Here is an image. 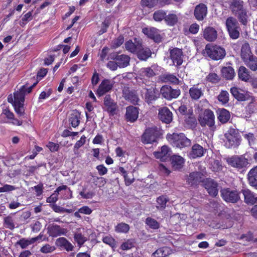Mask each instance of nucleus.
<instances>
[{
	"label": "nucleus",
	"instance_id": "obj_28",
	"mask_svg": "<svg viewBox=\"0 0 257 257\" xmlns=\"http://www.w3.org/2000/svg\"><path fill=\"white\" fill-rule=\"evenodd\" d=\"M43 235L40 233L38 236L35 237H33L30 239L23 238L17 242V244H19L22 248L27 247L29 245L34 243L37 241L41 239Z\"/></svg>",
	"mask_w": 257,
	"mask_h": 257
},
{
	"label": "nucleus",
	"instance_id": "obj_23",
	"mask_svg": "<svg viewBox=\"0 0 257 257\" xmlns=\"http://www.w3.org/2000/svg\"><path fill=\"white\" fill-rule=\"evenodd\" d=\"M143 32L148 35L149 37L154 40L156 42L161 41L162 38L159 33V30L155 28H151L150 29L146 28L143 30Z\"/></svg>",
	"mask_w": 257,
	"mask_h": 257
},
{
	"label": "nucleus",
	"instance_id": "obj_10",
	"mask_svg": "<svg viewBox=\"0 0 257 257\" xmlns=\"http://www.w3.org/2000/svg\"><path fill=\"white\" fill-rule=\"evenodd\" d=\"M160 92L163 97L167 100L177 98L180 94L179 89H173L170 86L164 85L162 87Z\"/></svg>",
	"mask_w": 257,
	"mask_h": 257
},
{
	"label": "nucleus",
	"instance_id": "obj_9",
	"mask_svg": "<svg viewBox=\"0 0 257 257\" xmlns=\"http://www.w3.org/2000/svg\"><path fill=\"white\" fill-rule=\"evenodd\" d=\"M228 165L240 169L245 167L248 164V160L243 155L233 156L226 159Z\"/></svg>",
	"mask_w": 257,
	"mask_h": 257
},
{
	"label": "nucleus",
	"instance_id": "obj_61",
	"mask_svg": "<svg viewBox=\"0 0 257 257\" xmlns=\"http://www.w3.org/2000/svg\"><path fill=\"white\" fill-rule=\"evenodd\" d=\"M52 208L55 212L57 213H71L72 211V210L65 209L64 208L58 206L56 204H53L52 206Z\"/></svg>",
	"mask_w": 257,
	"mask_h": 257
},
{
	"label": "nucleus",
	"instance_id": "obj_2",
	"mask_svg": "<svg viewBox=\"0 0 257 257\" xmlns=\"http://www.w3.org/2000/svg\"><path fill=\"white\" fill-rule=\"evenodd\" d=\"M242 0H232L229 8L232 13L237 16L240 22L245 25L247 23L248 16L246 9L243 7Z\"/></svg>",
	"mask_w": 257,
	"mask_h": 257
},
{
	"label": "nucleus",
	"instance_id": "obj_32",
	"mask_svg": "<svg viewBox=\"0 0 257 257\" xmlns=\"http://www.w3.org/2000/svg\"><path fill=\"white\" fill-rule=\"evenodd\" d=\"M123 95L125 99L130 100L132 103H137L139 98L135 91H129L128 88L123 89Z\"/></svg>",
	"mask_w": 257,
	"mask_h": 257
},
{
	"label": "nucleus",
	"instance_id": "obj_40",
	"mask_svg": "<svg viewBox=\"0 0 257 257\" xmlns=\"http://www.w3.org/2000/svg\"><path fill=\"white\" fill-rule=\"evenodd\" d=\"M172 252V250L170 247L165 246L161 247L156 250L152 254V256L154 257H165Z\"/></svg>",
	"mask_w": 257,
	"mask_h": 257
},
{
	"label": "nucleus",
	"instance_id": "obj_7",
	"mask_svg": "<svg viewBox=\"0 0 257 257\" xmlns=\"http://www.w3.org/2000/svg\"><path fill=\"white\" fill-rule=\"evenodd\" d=\"M160 131L156 126L147 128L142 136V141L144 144H151L156 142L160 135Z\"/></svg>",
	"mask_w": 257,
	"mask_h": 257
},
{
	"label": "nucleus",
	"instance_id": "obj_60",
	"mask_svg": "<svg viewBox=\"0 0 257 257\" xmlns=\"http://www.w3.org/2000/svg\"><path fill=\"white\" fill-rule=\"evenodd\" d=\"M247 111L250 113L255 112L257 110V104L255 103V98L251 97V101L247 106Z\"/></svg>",
	"mask_w": 257,
	"mask_h": 257
},
{
	"label": "nucleus",
	"instance_id": "obj_57",
	"mask_svg": "<svg viewBox=\"0 0 257 257\" xmlns=\"http://www.w3.org/2000/svg\"><path fill=\"white\" fill-rule=\"evenodd\" d=\"M33 19L32 13L31 12H29L25 14L22 17L21 20L20 21V25L22 26H24L28 22L32 20Z\"/></svg>",
	"mask_w": 257,
	"mask_h": 257
},
{
	"label": "nucleus",
	"instance_id": "obj_3",
	"mask_svg": "<svg viewBox=\"0 0 257 257\" xmlns=\"http://www.w3.org/2000/svg\"><path fill=\"white\" fill-rule=\"evenodd\" d=\"M38 82H35L29 87H26L25 85H23L19 89V91H17V114H20L23 118H26V117L24 116L25 110L23 107L25 95L32 92L33 88L35 87Z\"/></svg>",
	"mask_w": 257,
	"mask_h": 257
},
{
	"label": "nucleus",
	"instance_id": "obj_48",
	"mask_svg": "<svg viewBox=\"0 0 257 257\" xmlns=\"http://www.w3.org/2000/svg\"><path fill=\"white\" fill-rule=\"evenodd\" d=\"M140 43L135 40V43H133L132 40L127 41L125 44V48L127 50L132 53H136L138 46L140 45Z\"/></svg>",
	"mask_w": 257,
	"mask_h": 257
},
{
	"label": "nucleus",
	"instance_id": "obj_62",
	"mask_svg": "<svg viewBox=\"0 0 257 257\" xmlns=\"http://www.w3.org/2000/svg\"><path fill=\"white\" fill-rule=\"evenodd\" d=\"M102 241L104 243L109 245L112 247H115L116 246L115 240L111 236H105L103 238Z\"/></svg>",
	"mask_w": 257,
	"mask_h": 257
},
{
	"label": "nucleus",
	"instance_id": "obj_11",
	"mask_svg": "<svg viewBox=\"0 0 257 257\" xmlns=\"http://www.w3.org/2000/svg\"><path fill=\"white\" fill-rule=\"evenodd\" d=\"M170 58L173 64L180 66L183 62V53L181 49L174 48L170 50Z\"/></svg>",
	"mask_w": 257,
	"mask_h": 257
},
{
	"label": "nucleus",
	"instance_id": "obj_39",
	"mask_svg": "<svg viewBox=\"0 0 257 257\" xmlns=\"http://www.w3.org/2000/svg\"><path fill=\"white\" fill-rule=\"evenodd\" d=\"M16 217L15 214H11L4 218V226L7 228L13 230L15 227Z\"/></svg>",
	"mask_w": 257,
	"mask_h": 257
},
{
	"label": "nucleus",
	"instance_id": "obj_25",
	"mask_svg": "<svg viewBox=\"0 0 257 257\" xmlns=\"http://www.w3.org/2000/svg\"><path fill=\"white\" fill-rule=\"evenodd\" d=\"M247 180L248 184L257 190V166L248 172Z\"/></svg>",
	"mask_w": 257,
	"mask_h": 257
},
{
	"label": "nucleus",
	"instance_id": "obj_17",
	"mask_svg": "<svg viewBox=\"0 0 257 257\" xmlns=\"http://www.w3.org/2000/svg\"><path fill=\"white\" fill-rule=\"evenodd\" d=\"M205 188L207 190L210 195L216 196L218 194V184L213 180L207 179L204 184Z\"/></svg>",
	"mask_w": 257,
	"mask_h": 257
},
{
	"label": "nucleus",
	"instance_id": "obj_36",
	"mask_svg": "<svg viewBox=\"0 0 257 257\" xmlns=\"http://www.w3.org/2000/svg\"><path fill=\"white\" fill-rule=\"evenodd\" d=\"M56 243L58 246L64 248L67 251H72L74 247L72 244L64 237L57 239Z\"/></svg>",
	"mask_w": 257,
	"mask_h": 257
},
{
	"label": "nucleus",
	"instance_id": "obj_15",
	"mask_svg": "<svg viewBox=\"0 0 257 257\" xmlns=\"http://www.w3.org/2000/svg\"><path fill=\"white\" fill-rule=\"evenodd\" d=\"M207 7L204 4L197 5L194 9V15L198 21H203L207 14Z\"/></svg>",
	"mask_w": 257,
	"mask_h": 257
},
{
	"label": "nucleus",
	"instance_id": "obj_37",
	"mask_svg": "<svg viewBox=\"0 0 257 257\" xmlns=\"http://www.w3.org/2000/svg\"><path fill=\"white\" fill-rule=\"evenodd\" d=\"M115 59L120 68H124L130 64V58L125 55H117Z\"/></svg>",
	"mask_w": 257,
	"mask_h": 257
},
{
	"label": "nucleus",
	"instance_id": "obj_63",
	"mask_svg": "<svg viewBox=\"0 0 257 257\" xmlns=\"http://www.w3.org/2000/svg\"><path fill=\"white\" fill-rule=\"evenodd\" d=\"M3 114H4L6 117L8 119V122L14 123L13 120H14V114L13 112H11L9 109H6L3 110Z\"/></svg>",
	"mask_w": 257,
	"mask_h": 257
},
{
	"label": "nucleus",
	"instance_id": "obj_31",
	"mask_svg": "<svg viewBox=\"0 0 257 257\" xmlns=\"http://www.w3.org/2000/svg\"><path fill=\"white\" fill-rule=\"evenodd\" d=\"M240 55L243 61L251 57V56H254L251 51L248 43H245L242 45Z\"/></svg>",
	"mask_w": 257,
	"mask_h": 257
},
{
	"label": "nucleus",
	"instance_id": "obj_41",
	"mask_svg": "<svg viewBox=\"0 0 257 257\" xmlns=\"http://www.w3.org/2000/svg\"><path fill=\"white\" fill-rule=\"evenodd\" d=\"M245 65L251 70L255 71L257 70V57L255 56H251L247 60L243 61Z\"/></svg>",
	"mask_w": 257,
	"mask_h": 257
},
{
	"label": "nucleus",
	"instance_id": "obj_13",
	"mask_svg": "<svg viewBox=\"0 0 257 257\" xmlns=\"http://www.w3.org/2000/svg\"><path fill=\"white\" fill-rule=\"evenodd\" d=\"M185 180L188 185L192 186L203 181L202 173L198 172H193L185 177Z\"/></svg>",
	"mask_w": 257,
	"mask_h": 257
},
{
	"label": "nucleus",
	"instance_id": "obj_46",
	"mask_svg": "<svg viewBox=\"0 0 257 257\" xmlns=\"http://www.w3.org/2000/svg\"><path fill=\"white\" fill-rule=\"evenodd\" d=\"M189 94L192 99L197 100L203 95V92L201 88L194 86L190 88Z\"/></svg>",
	"mask_w": 257,
	"mask_h": 257
},
{
	"label": "nucleus",
	"instance_id": "obj_20",
	"mask_svg": "<svg viewBox=\"0 0 257 257\" xmlns=\"http://www.w3.org/2000/svg\"><path fill=\"white\" fill-rule=\"evenodd\" d=\"M244 202L247 204L253 205L257 203V195L248 189L242 190Z\"/></svg>",
	"mask_w": 257,
	"mask_h": 257
},
{
	"label": "nucleus",
	"instance_id": "obj_42",
	"mask_svg": "<svg viewBox=\"0 0 257 257\" xmlns=\"http://www.w3.org/2000/svg\"><path fill=\"white\" fill-rule=\"evenodd\" d=\"M157 96L155 94V91L153 87L146 89V94L145 96V100L148 103H152L153 101L155 100Z\"/></svg>",
	"mask_w": 257,
	"mask_h": 257
},
{
	"label": "nucleus",
	"instance_id": "obj_14",
	"mask_svg": "<svg viewBox=\"0 0 257 257\" xmlns=\"http://www.w3.org/2000/svg\"><path fill=\"white\" fill-rule=\"evenodd\" d=\"M48 233L52 237H57L61 235H65L67 232V230L65 228L61 227L59 225L56 224H50L47 228Z\"/></svg>",
	"mask_w": 257,
	"mask_h": 257
},
{
	"label": "nucleus",
	"instance_id": "obj_27",
	"mask_svg": "<svg viewBox=\"0 0 257 257\" xmlns=\"http://www.w3.org/2000/svg\"><path fill=\"white\" fill-rule=\"evenodd\" d=\"M204 151V149L201 146L196 144L192 146L189 156L193 159L201 157L203 155Z\"/></svg>",
	"mask_w": 257,
	"mask_h": 257
},
{
	"label": "nucleus",
	"instance_id": "obj_50",
	"mask_svg": "<svg viewBox=\"0 0 257 257\" xmlns=\"http://www.w3.org/2000/svg\"><path fill=\"white\" fill-rule=\"evenodd\" d=\"M129 230V225L123 222L119 223L115 226V231L118 233H126Z\"/></svg>",
	"mask_w": 257,
	"mask_h": 257
},
{
	"label": "nucleus",
	"instance_id": "obj_33",
	"mask_svg": "<svg viewBox=\"0 0 257 257\" xmlns=\"http://www.w3.org/2000/svg\"><path fill=\"white\" fill-rule=\"evenodd\" d=\"M243 91L236 87H233L230 88V93L233 97L239 101H243L247 99V96L243 93Z\"/></svg>",
	"mask_w": 257,
	"mask_h": 257
},
{
	"label": "nucleus",
	"instance_id": "obj_38",
	"mask_svg": "<svg viewBox=\"0 0 257 257\" xmlns=\"http://www.w3.org/2000/svg\"><path fill=\"white\" fill-rule=\"evenodd\" d=\"M67 189L66 185H62L58 187L55 192L48 198H47L46 201L48 203H55L58 199V195L59 192L62 190H65Z\"/></svg>",
	"mask_w": 257,
	"mask_h": 257
},
{
	"label": "nucleus",
	"instance_id": "obj_29",
	"mask_svg": "<svg viewBox=\"0 0 257 257\" xmlns=\"http://www.w3.org/2000/svg\"><path fill=\"white\" fill-rule=\"evenodd\" d=\"M139 75L141 79H146L152 78L156 75V73L151 67H145L139 71Z\"/></svg>",
	"mask_w": 257,
	"mask_h": 257
},
{
	"label": "nucleus",
	"instance_id": "obj_1",
	"mask_svg": "<svg viewBox=\"0 0 257 257\" xmlns=\"http://www.w3.org/2000/svg\"><path fill=\"white\" fill-rule=\"evenodd\" d=\"M224 146L228 149H236L242 141L241 136L237 130L230 128L224 135Z\"/></svg>",
	"mask_w": 257,
	"mask_h": 257
},
{
	"label": "nucleus",
	"instance_id": "obj_30",
	"mask_svg": "<svg viewBox=\"0 0 257 257\" xmlns=\"http://www.w3.org/2000/svg\"><path fill=\"white\" fill-rule=\"evenodd\" d=\"M154 155L157 159H160L162 161L165 160L170 155V149L167 146H163L160 151L154 152Z\"/></svg>",
	"mask_w": 257,
	"mask_h": 257
},
{
	"label": "nucleus",
	"instance_id": "obj_49",
	"mask_svg": "<svg viewBox=\"0 0 257 257\" xmlns=\"http://www.w3.org/2000/svg\"><path fill=\"white\" fill-rule=\"evenodd\" d=\"M225 24L227 30L239 27L237 20L232 17H228L226 19Z\"/></svg>",
	"mask_w": 257,
	"mask_h": 257
},
{
	"label": "nucleus",
	"instance_id": "obj_64",
	"mask_svg": "<svg viewBox=\"0 0 257 257\" xmlns=\"http://www.w3.org/2000/svg\"><path fill=\"white\" fill-rule=\"evenodd\" d=\"M52 93V90L49 89L46 91H42L39 97V101H41L42 99H45L49 97Z\"/></svg>",
	"mask_w": 257,
	"mask_h": 257
},
{
	"label": "nucleus",
	"instance_id": "obj_35",
	"mask_svg": "<svg viewBox=\"0 0 257 257\" xmlns=\"http://www.w3.org/2000/svg\"><path fill=\"white\" fill-rule=\"evenodd\" d=\"M80 113L76 110H73L70 114L69 121L71 125L76 127L80 123Z\"/></svg>",
	"mask_w": 257,
	"mask_h": 257
},
{
	"label": "nucleus",
	"instance_id": "obj_21",
	"mask_svg": "<svg viewBox=\"0 0 257 257\" xmlns=\"http://www.w3.org/2000/svg\"><path fill=\"white\" fill-rule=\"evenodd\" d=\"M136 54L137 55L138 58L141 60H146L151 57L152 52L149 48L143 47L140 43V45L138 46V49Z\"/></svg>",
	"mask_w": 257,
	"mask_h": 257
},
{
	"label": "nucleus",
	"instance_id": "obj_56",
	"mask_svg": "<svg viewBox=\"0 0 257 257\" xmlns=\"http://www.w3.org/2000/svg\"><path fill=\"white\" fill-rule=\"evenodd\" d=\"M56 249V247L53 245L47 243L43 245L40 251L43 253H50L53 252Z\"/></svg>",
	"mask_w": 257,
	"mask_h": 257
},
{
	"label": "nucleus",
	"instance_id": "obj_5",
	"mask_svg": "<svg viewBox=\"0 0 257 257\" xmlns=\"http://www.w3.org/2000/svg\"><path fill=\"white\" fill-rule=\"evenodd\" d=\"M168 141L176 148H183L189 147L191 145V141L188 139L183 134L174 133L168 135L167 136Z\"/></svg>",
	"mask_w": 257,
	"mask_h": 257
},
{
	"label": "nucleus",
	"instance_id": "obj_52",
	"mask_svg": "<svg viewBox=\"0 0 257 257\" xmlns=\"http://www.w3.org/2000/svg\"><path fill=\"white\" fill-rule=\"evenodd\" d=\"M145 223L150 228L153 229H157L160 227L159 223L156 220L151 217L147 218Z\"/></svg>",
	"mask_w": 257,
	"mask_h": 257
},
{
	"label": "nucleus",
	"instance_id": "obj_12",
	"mask_svg": "<svg viewBox=\"0 0 257 257\" xmlns=\"http://www.w3.org/2000/svg\"><path fill=\"white\" fill-rule=\"evenodd\" d=\"M114 83V81L108 79L102 80L97 89V95L101 96L109 92L113 87Z\"/></svg>",
	"mask_w": 257,
	"mask_h": 257
},
{
	"label": "nucleus",
	"instance_id": "obj_16",
	"mask_svg": "<svg viewBox=\"0 0 257 257\" xmlns=\"http://www.w3.org/2000/svg\"><path fill=\"white\" fill-rule=\"evenodd\" d=\"M158 116L162 121L166 123H170L173 119L172 113L167 107L159 109Z\"/></svg>",
	"mask_w": 257,
	"mask_h": 257
},
{
	"label": "nucleus",
	"instance_id": "obj_26",
	"mask_svg": "<svg viewBox=\"0 0 257 257\" xmlns=\"http://www.w3.org/2000/svg\"><path fill=\"white\" fill-rule=\"evenodd\" d=\"M172 167L175 170L181 169L184 164L183 158L178 155H173L171 157Z\"/></svg>",
	"mask_w": 257,
	"mask_h": 257
},
{
	"label": "nucleus",
	"instance_id": "obj_51",
	"mask_svg": "<svg viewBox=\"0 0 257 257\" xmlns=\"http://www.w3.org/2000/svg\"><path fill=\"white\" fill-rule=\"evenodd\" d=\"M178 17L174 14H170L165 17V21L170 26L175 25L178 22Z\"/></svg>",
	"mask_w": 257,
	"mask_h": 257
},
{
	"label": "nucleus",
	"instance_id": "obj_8",
	"mask_svg": "<svg viewBox=\"0 0 257 257\" xmlns=\"http://www.w3.org/2000/svg\"><path fill=\"white\" fill-rule=\"evenodd\" d=\"M222 199L228 203H235L240 199L239 192L236 189L223 188L220 191Z\"/></svg>",
	"mask_w": 257,
	"mask_h": 257
},
{
	"label": "nucleus",
	"instance_id": "obj_55",
	"mask_svg": "<svg viewBox=\"0 0 257 257\" xmlns=\"http://www.w3.org/2000/svg\"><path fill=\"white\" fill-rule=\"evenodd\" d=\"M218 100L223 104H225L229 100V94L226 91H222L218 96Z\"/></svg>",
	"mask_w": 257,
	"mask_h": 257
},
{
	"label": "nucleus",
	"instance_id": "obj_44",
	"mask_svg": "<svg viewBox=\"0 0 257 257\" xmlns=\"http://www.w3.org/2000/svg\"><path fill=\"white\" fill-rule=\"evenodd\" d=\"M221 73L223 77L226 79H232L235 74L234 69L231 66L223 67L221 69Z\"/></svg>",
	"mask_w": 257,
	"mask_h": 257
},
{
	"label": "nucleus",
	"instance_id": "obj_45",
	"mask_svg": "<svg viewBox=\"0 0 257 257\" xmlns=\"http://www.w3.org/2000/svg\"><path fill=\"white\" fill-rule=\"evenodd\" d=\"M238 75L239 79L245 82L247 81L250 78L248 70L246 67L243 66L239 67Z\"/></svg>",
	"mask_w": 257,
	"mask_h": 257
},
{
	"label": "nucleus",
	"instance_id": "obj_19",
	"mask_svg": "<svg viewBox=\"0 0 257 257\" xmlns=\"http://www.w3.org/2000/svg\"><path fill=\"white\" fill-rule=\"evenodd\" d=\"M203 37L208 42H214L217 38V31L213 27H207L203 31Z\"/></svg>",
	"mask_w": 257,
	"mask_h": 257
},
{
	"label": "nucleus",
	"instance_id": "obj_54",
	"mask_svg": "<svg viewBox=\"0 0 257 257\" xmlns=\"http://www.w3.org/2000/svg\"><path fill=\"white\" fill-rule=\"evenodd\" d=\"M186 124L190 128H194L197 125V121L193 115H189L185 120Z\"/></svg>",
	"mask_w": 257,
	"mask_h": 257
},
{
	"label": "nucleus",
	"instance_id": "obj_6",
	"mask_svg": "<svg viewBox=\"0 0 257 257\" xmlns=\"http://www.w3.org/2000/svg\"><path fill=\"white\" fill-rule=\"evenodd\" d=\"M198 121L202 126H208L213 131L216 128L215 125L214 114L213 112L210 109H205L203 113L199 115Z\"/></svg>",
	"mask_w": 257,
	"mask_h": 257
},
{
	"label": "nucleus",
	"instance_id": "obj_53",
	"mask_svg": "<svg viewBox=\"0 0 257 257\" xmlns=\"http://www.w3.org/2000/svg\"><path fill=\"white\" fill-rule=\"evenodd\" d=\"M168 200V198L166 196L162 195L159 197L157 199V205H156V207L162 209L165 208Z\"/></svg>",
	"mask_w": 257,
	"mask_h": 257
},
{
	"label": "nucleus",
	"instance_id": "obj_18",
	"mask_svg": "<svg viewBox=\"0 0 257 257\" xmlns=\"http://www.w3.org/2000/svg\"><path fill=\"white\" fill-rule=\"evenodd\" d=\"M104 105L106 110L111 115L115 113L117 105L109 95H106L104 98Z\"/></svg>",
	"mask_w": 257,
	"mask_h": 257
},
{
	"label": "nucleus",
	"instance_id": "obj_24",
	"mask_svg": "<svg viewBox=\"0 0 257 257\" xmlns=\"http://www.w3.org/2000/svg\"><path fill=\"white\" fill-rule=\"evenodd\" d=\"M159 80L164 83H171L174 84H178L179 80L174 74L166 73L161 75L159 77Z\"/></svg>",
	"mask_w": 257,
	"mask_h": 257
},
{
	"label": "nucleus",
	"instance_id": "obj_22",
	"mask_svg": "<svg viewBox=\"0 0 257 257\" xmlns=\"http://www.w3.org/2000/svg\"><path fill=\"white\" fill-rule=\"evenodd\" d=\"M139 115L138 108L133 106H129L126 107L125 116L127 121L131 122L135 121Z\"/></svg>",
	"mask_w": 257,
	"mask_h": 257
},
{
	"label": "nucleus",
	"instance_id": "obj_34",
	"mask_svg": "<svg viewBox=\"0 0 257 257\" xmlns=\"http://www.w3.org/2000/svg\"><path fill=\"white\" fill-rule=\"evenodd\" d=\"M217 114L218 119L222 123L227 122L230 117L229 112L224 108L218 109Z\"/></svg>",
	"mask_w": 257,
	"mask_h": 257
},
{
	"label": "nucleus",
	"instance_id": "obj_59",
	"mask_svg": "<svg viewBox=\"0 0 257 257\" xmlns=\"http://www.w3.org/2000/svg\"><path fill=\"white\" fill-rule=\"evenodd\" d=\"M227 31L230 38L233 39H236L239 36L240 28L239 27H238L236 28L229 29Z\"/></svg>",
	"mask_w": 257,
	"mask_h": 257
},
{
	"label": "nucleus",
	"instance_id": "obj_43",
	"mask_svg": "<svg viewBox=\"0 0 257 257\" xmlns=\"http://www.w3.org/2000/svg\"><path fill=\"white\" fill-rule=\"evenodd\" d=\"M244 139L248 141V145L255 150H257L256 139L252 133H248L243 135Z\"/></svg>",
	"mask_w": 257,
	"mask_h": 257
},
{
	"label": "nucleus",
	"instance_id": "obj_58",
	"mask_svg": "<svg viewBox=\"0 0 257 257\" xmlns=\"http://www.w3.org/2000/svg\"><path fill=\"white\" fill-rule=\"evenodd\" d=\"M166 14L163 11H157L154 13L153 18L155 21L160 22L165 19Z\"/></svg>",
	"mask_w": 257,
	"mask_h": 257
},
{
	"label": "nucleus",
	"instance_id": "obj_4",
	"mask_svg": "<svg viewBox=\"0 0 257 257\" xmlns=\"http://www.w3.org/2000/svg\"><path fill=\"white\" fill-rule=\"evenodd\" d=\"M203 54L212 60H219L225 57L226 53L225 50L221 47L208 44L206 45Z\"/></svg>",
	"mask_w": 257,
	"mask_h": 257
},
{
	"label": "nucleus",
	"instance_id": "obj_47",
	"mask_svg": "<svg viewBox=\"0 0 257 257\" xmlns=\"http://www.w3.org/2000/svg\"><path fill=\"white\" fill-rule=\"evenodd\" d=\"M74 240L77 242L78 246L80 247L88 240L87 237L82 234L81 232H76L74 235Z\"/></svg>",
	"mask_w": 257,
	"mask_h": 257
}]
</instances>
